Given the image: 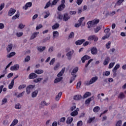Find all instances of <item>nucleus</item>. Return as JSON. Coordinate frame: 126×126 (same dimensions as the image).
I'll return each mask as SVG.
<instances>
[{
  "label": "nucleus",
  "mask_w": 126,
  "mask_h": 126,
  "mask_svg": "<svg viewBox=\"0 0 126 126\" xmlns=\"http://www.w3.org/2000/svg\"><path fill=\"white\" fill-rule=\"evenodd\" d=\"M76 76H77V75L73 76L71 78V79H70L69 83H72V82H73V81H74V80H75V78H76Z\"/></svg>",
  "instance_id": "49"
},
{
  "label": "nucleus",
  "mask_w": 126,
  "mask_h": 126,
  "mask_svg": "<svg viewBox=\"0 0 126 126\" xmlns=\"http://www.w3.org/2000/svg\"><path fill=\"white\" fill-rule=\"evenodd\" d=\"M82 98V96L81 95H75L74 96V100H80Z\"/></svg>",
  "instance_id": "38"
},
{
  "label": "nucleus",
  "mask_w": 126,
  "mask_h": 126,
  "mask_svg": "<svg viewBox=\"0 0 126 126\" xmlns=\"http://www.w3.org/2000/svg\"><path fill=\"white\" fill-rule=\"evenodd\" d=\"M78 71V67H75V68H73L72 72H71V75L74 76L76 75L75 74Z\"/></svg>",
  "instance_id": "18"
},
{
  "label": "nucleus",
  "mask_w": 126,
  "mask_h": 126,
  "mask_svg": "<svg viewBox=\"0 0 126 126\" xmlns=\"http://www.w3.org/2000/svg\"><path fill=\"white\" fill-rule=\"evenodd\" d=\"M24 27H25V25H23L22 23H20V24L19 25L18 28H19L20 29H23V28H24Z\"/></svg>",
  "instance_id": "58"
},
{
  "label": "nucleus",
  "mask_w": 126,
  "mask_h": 126,
  "mask_svg": "<svg viewBox=\"0 0 126 126\" xmlns=\"http://www.w3.org/2000/svg\"><path fill=\"white\" fill-rule=\"evenodd\" d=\"M56 63V58H53L50 61V62L49 63V64H50V65H53V64H54V63Z\"/></svg>",
  "instance_id": "43"
},
{
  "label": "nucleus",
  "mask_w": 126,
  "mask_h": 126,
  "mask_svg": "<svg viewBox=\"0 0 126 126\" xmlns=\"http://www.w3.org/2000/svg\"><path fill=\"white\" fill-rule=\"evenodd\" d=\"M79 111V108H77L76 110L70 113V116L72 117H75V116H77L78 115V111Z\"/></svg>",
  "instance_id": "10"
},
{
  "label": "nucleus",
  "mask_w": 126,
  "mask_h": 126,
  "mask_svg": "<svg viewBox=\"0 0 126 126\" xmlns=\"http://www.w3.org/2000/svg\"><path fill=\"white\" fill-rule=\"evenodd\" d=\"M115 62L111 63H109L108 68H112V67H113V66L115 65Z\"/></svg>",
  "instance_id": "52"
},
{
  "label": "nucleus",
  "mask_w": 126,
  "mask_h": 126,
  "mask_svg": "<svg viewBox=\"0 0 126 126\" xmlns=\"http://www.w3.org/2000/svg\"><path fill=\"white\" fill-rule=\"evenodd\" d=\"M43 80V78H38L33 80V82L34 83H38V82H40V81H42Z\"/></svg>",
  "instance_id": "36"
},
{
  "label": "nucleus",
  "mask_w": 126,
  "mask_h": 126,
  "mask_svg": "<svg viewBox=\"0 0 126 126\" xmlns=\"http://www.w3.org/2000/svg\"><path fill=\"white\" fill-rule=\"evenodd\" d=\"M16 12V10L14 9L11 8L8 11V14L9 16H12L14 13Z\"/></svg>",
  "instance_id": "8"
},
{
  "label": "nucleus",
  "mask_w": 126,
  "mask_h": 126,
  "mask_svg": "<svg viewBox=\"0 0 126 126\" xmlns=\"http://www.w3.org/2000/svg\"><path fill=\"white\" fill-rule=\"evenodd\" d=\"M110 28H107L104 30V32L106 35L107 34H111V33H110Z\"/></svg>",
  "instance_id": "47"
},
{
  "label": "nucleus",
  "mask_w": 126,
  "mask_h": 126,
  "mask_svg": "<svg viewBox=\"0 0 126 126\" xmlns=\"http://www.w3.org/2000/svg\"><path fill=\"white\" fill-rule=\"evenodd\" d=\"M90 57L88 55H85L82 58V63H84L86 60H90Z\"/></svg>",
  "instance_id": "19"
},
{
  "label": "nucleus",
  "mask_w": 126,
  "mask_h": 126,
  "mask_svg": "<svg viewBox=\"0 0 126 126\" xmlns=\"http://www.w3.org/2000/svg\"><path fill=\"white\" fill-rule=\"evenodd\" d=\"M30 61V56H28L26 57L25 59V63H28V62Z\"/></svg>",
  "instance_id": "62"
},
{
  "label": "nucleus",
  "mask_w": 126,
  "mask_h": 126,
  "mask_svg": "<svg viewBox=\"0 0 126 126\" xmlns=\"http://www.w3.org/2000/svg\"><path fill=\"white\" fill-rule=\"evenodd\" d=\"M3 8H4V3H2L0 5V11H1Z\"/></svg>",
  "instance_id": "60"
},
{
  "label": "nucleus",
  "mask_w": 126,
  "mask_h": 126,
  "mask_svg": "<svg viewBox=\"0 0 126 126\" xmlns=\"http://www.w3.org/2000/svg\"><path fill=\"white\" fill-rule=\"evenodd\" d=\"M98 37L94 35H91L88 38V41H93L94 40V42H97V41H98Z\"/></svg>",
  "instance_id": "4"
},
{
  "label": "nucleus",
  "mask_w": 126,
  "mask_h": 126,
  "mask_svg": "<svg viewBox=\"0 0 126 126\" xmlns=\"http://www.w3.org/2000/svg\"><path fill=\"white\" fill-rule=\"evenodd\" d=\"M73 54H74V50H71L66 53V56L68 57V60H69V61L71 60V57H72V55H73Z\"/></svg>",
  "instance_id": "5"
},
{
  "label": "nucleus",
  "mask_w": 126,
  "mask_h": 126,
  "mask_svg": "<svg viewBox=\"0 0 126 126\" xmlns=\"http://www.w3.org/2000/svg\"><path fill=\"white\" fill-rule=\"evenodd\" d=\"M38 35H39V32H35L32 33L31 36L30 40H33V39H35V38H36Z\"/></svg>",
  "instance_id": "12"
},
{
  "label": "nucleus",
  "mask_w": 126,
  "mask_h": 126,
  "mask_svg": "<svg viewBox=\"0 0 126 126\" xmlns=\"http://www.w3.org/2000/svg\"><path fill=\"white\" fill-rule=\"evenodd\" d=\"M91 95V93L90 92H86L83 95V99H85L87 98V97H89Z\"/></svg>",
  "instance_id": "34"
},
{
  "label": "nucleus",
  "mask_w": 126,
  "mask_h": 126,
  "mask_svg": "<svg viewBox=\"0 0 126 126\" xmlns=\"http://www.w3.org/2000/svg\"><path fill=\"white\" fill-rule=\"evenodd\" d=\"M55 49L53 47L51 46L50 47H49V49H48V52L49 53H53V52H54V50Z\"/></svg>",
  "instance_id": "59"
},
{
  "label": "nucleus",
  "mask_w": 126,
  "mask_h": 126,
  "mask_svg": "<svg viewBox=\"0 0 126 126\" xmlns=\"http://www.w3.org/2000/svg\"><path fill=\"white\" fill-rule=\"evenodd\" d=\"M45 50H46V47L45 46H39L37 47V50L39 52H44V51H45Z\"/></svg>",
  "instance_id": "24"
},
{
  "label": "nucleus",
  "mask_w": 126,
  "mask_h": 126,
  "mask_svg": "<svg viewBox=\"0 0 126 126\" xmlns=\"http://www.w3.org/2000/svg\"><path fill=\"white\" fill-rule=\"evenodd\" d=\"M60 0H54L51 4V6H53V5H56V4H57V3Z\"/></svg>",
  "instance_id": "50"
},
{
  "label": "nucleus",
  "mask_w": 126,
  "mask_h": 126,
  "mask_svg": "<svg viewBox=\"0 0 126 126\" xmlns=\"http://www.w3.org/2000/svg\"><path fill=\"white\" fill-rule=\"evenodd\" d=\"M111 74V72L109 71H105L103 72V76H109Z\"/></svg>",
  "instance_id": "37"
},
{
  "label": "nucleus",
  "mask_w": 126,
  "mask_h": 126,
  "mask_svg": "<svg viewBox=\"0 0 126 126\" xmlns=\"http://www.w3.org/2000/svg\"><path fill=\"white\" fill-rule=\"evenodd\" d=\"M25 93V91H24L20 94H19L17 96V98H20V97H22V96H23V95H24Z\"/></svg>",
  "instance_id": "55"
},
{
  "label": "nucleus",
  "mask_w": 126,
  "mask_h": 126,
  "mask_svg": "<svg viewBox=\"0 0 126 126\" xmlns=\"http://www.w3.org/2000/svg\"><path fill=\"white\" fill-rule=\"evenodd\" d=\"M25 87H26V85L25 84L21 85L19 86L18 89L19 90H22V89H24Z\"/></svg>",
  "instance_id": "45"
},
{
  "label": "nucleus",
  "mask_w": 126,
  "mask_h": 126,
  "mask_svg": "<svg viewBox=\"0 0 126 126\" xmlns=\"http://www.w3.org/2000/svg\"><path fill=\"white\" fill-rule=\"evenodd\" d=\"M110 36H111V33H107L102 37V40H106V39H108Z\"/></svg>",
  "instance_id": "39"
},
{
  "label": "nucleus",
  "mask_w": 126,
  "mask_h": 126,
  "mask_svg": "<svg viewBox=\"0 0 126 126\" xmlns=\"http://www.w3.org/2000/svg\"><path fill=\"white\" fill-rule=\"evenodd\" d=\"M14 85V79H12L11 80V83L9 84L8 86L9 89H12V88H13Z\"/></svg>",
  "instance_id": "25"
},
{
  "label": "nucleus",
  "mask_w": 126,
  "mask_h": 126,
  "mask_svg": "<svg viewBox=\"0 0 126 126\" xmlns=\"http://www.w3.org/2000/svg\"><path fill=\"white\" fill-rule=\"evenodd\" d=\"M16 35L17 37H21L22 36H23V32H18L16 33Z\"/></svg>",
  "instance_id": "51"
},
{
  "label": "nucleus",
  "mask_w": 126,
  "mask_h": 126,
  "mask_svg": "<svg viewBox=\"0 0 126 126\" xmlns=\"http://www.w3.org/2000/svg\"><path fill=\"white\" fill-rule=\"evenodd\" d=\"M84 19H85V18L84 17H81V18L79 19V20H78V22L81 24H82Z\"/></svg>",
  "instance_id": "57"
},
{
  "label": "nucleus",
  "mask_w": 126,
  "mask_h": 126,
  "mask_svg": "<svg viewBox=\"0 0 126 126\" xmlns=\"http://www.w3.org/2000/svg\"><path fill=\"white\" fill-rule=\"evenodd\" d=\"M124 1H125V0H118L116 4H117L118 5H121V4H122Z\"/></svg>",
  "instance_id": "48"
},
{
  "label": "nucleus",
  "mask_w": 126,
  "mask_h": 126,
  "mask_svg": "<svg viewBox=\"0 0 126 126\" xmlns=\"http://www.w3.org/2000/svg\"><path fill=\"white\" fill-rule=\"evenodd\" d=\"M34 87H36V85H29L26 89V92L27 93V94H30V93H31V91L32 89H34Z\"/></svg>",
  "instance_id": "3"
},
{
  "label": "nucleus",
  "mask_w": 126,
  "mask_h": 126,
  "mask_svg": "<svg viewBox=\"0 0 126 126\" xmlns=\"http://www.w3.org/2000/svg\"><path fill=\"white\" fill-rule=\"evenodd\" d=\"M118 98H119V99H124V98H126V96L124 93H120L119 94Z\"/></svg>",
  "instance_id": "35"
},
{
  "label": "nucleus",
  "mask_w": 126,
  "mask_h": 126,
  "mask_svg": "<svg viewBox=\"0 0 126 126\" xmlns=\"http://www.w3.org/2000/svg\"><path fill=\"white\" fill-rule=\"evenodd\" d=\"M16 54V53H15V52H12L7 55V58H10L13 57L14 56H15Z\"/></svg>",
  "instance_id": "33"
},
{
  "label": "nucleus",
  "mask_w": 126,
  "mask_h": 126,
  "mask_svg": "<svg viewBox=\"0 0 126 126\" xmlns=\"http://www.w3.org/2000/svg\"><path fill=\"white\" fill-rule=\"evenodd\" d=\"M94 120H95V117L90 118L88 121V124H90V123H92V122H93Z\"/></svg>",
  "instance_id": "56"
},
{
  "label": "nucleus",
  "mask_w": 126,
  "mask_h": 126,
  "mask_svg": "<svg viewBox=\"0 0 126 126\" xmlns=\"http://www.w3.org/2000/svg\"><path fill=\"white\" fill-rule=\"evenodd\" d=\"M98 80V77L94 76L92 77L90 81H87L85 82L86 85H90L91 84H93V83H95Z\"/></svg>",
  "instance_id": "2"
},
{
  "label": "nucleus",
  "mask_w": 126,
  "mask_h": 126,
  "mask_svg": "<svg viewBox=\"0 0 126 126\" xmlns=\"http://www.w3.org/2000/svg\"><path fill=\"white\" fill-rule=\"evenodd\" d=\"M21 107V105L19 103H17L15 105V108H16L17 110H20Z\"/></svg>",
  "instance_id": "40"
},
{
  "label": "nucleus",
  "mask_w": 126,
  "mask_h": 126,
  "mask_svg": "<svg viewBox=\"0 0 126 126\" xmlns=\"http://www.w3.org/2000/svg\"><path fill=\"white\" fill-rule=\"evenodd\" d=\"M64 70H65V68H63L62 69V70H61L57 75V76L58 77H61V76H63V73H64Z\"/></svg>",
  "instance_id": "22"
},
{
  "label": "nucleus",
  "mask_w": 126,
  "mask_h": 126,
  "mask_svg": "<svg viewBox=\"0 0 126 126\" xmlns=\"http://www.w3.org/2000/svg\"><path fill=\"white\" fill-rule=\"evenodd\" d=\"M39 93V91L35 90L32 93V98H36L37 97V95Z\"/></svg>",
  "instance_id": "14"
},
{
  "label": "nucleus",
  "mask_w": 126,
  "mask_h": 126,
  "mask_svg": "<svg viewBox=\"0 0 126 126\" xmlns=\"http://www.w3.org/2000/svg\"><path fill=\"white\" fill-rule=\"evenodd\" d=\"M73 121V118L72 117H68L66 120V124L68 125H70L71 123H72V121Z\"/></svg>",
  "instance_id": "21"
},
{
  "label": "nucleus",
  "mask_w": 126,
  "mask_h": 126,
  "mask_svg": "<svg viewBox=\"0 0 126 126\" xmlns=\"http://www.w3.org/2000/svg\"><path fill=\"white\" fill-rule=\"evenodd\" d=\"M101 27H97L96 28L94 29V32L95 33H98L100 30H101Z\"/></svg>",
  "instance_id": "53"
},
{
  "label": "nucleus",
  "mask_w": 126,
  "mask_h": 126,
  "mask_svg": "<svg viewBox=\"0 0 126 126\" xmlns=\"http://www.w3.org/2000/svg\"><path fill=\"white\" fill-rule=\"evenodd\" d=\"M59 37V32L58 31H54L53 32V38L55 39V38H57Z\"/></svg>",
  "instance_id": "27"
},
{
  "label": "nucleus",
  "mask_w": 126,
  "mask_h": 126,
  "mask_svg": "<svg viewBox=\"0 0 126 126\" xmlns=\"http://www.w3.org/2000/svg\"><path fill=\"white\" fill-rule=\"evenodd\" d=\"M19 69V64H15L10 67V70H11L12 71L18 70Z\"/></svg>",
  "instance_id": "6"
},
{
  "label": "nucleus",
  "mask_w": 126,
  "mask_h": 126,
  "mask_svg": "<svg viewBox=\"0 0 126 126\" xmlns=\"http://www.w3.org/2000/svg\"><path fill=\"white\" fill-rule=\"evenodd\" d=\"M100 110V107L99 106H96L93 109V111L94 113H97Z\"/></svg>",
  "instance_id": "42"
},
{
  "label": "nucleus",
  "mask_w": 126,
  "mask_h": 126,
  "mask_svg": "<svg viewBox=\"0 0 126 126\" xmlns=\"http://www.w3.org/2000/svg\"><path fill=\"white\" fill-rule=\"evenodd\" d=\"M94 96H93L89 98L85 101V104H89L90 103V102H91V101H92V100H94Z\"/></svg>",
  "instance_id": "23"
},
{
  "label": "nucleus",
  "mask_w": 126,
  "mask_h": 126,
  "mask_svg": "<svg viewBox=\"0 0 126 126\" xmlns=\"http://www.w3.org/2000/svg\"><path fill=\"white\" fill-rule=\"evenodd\" d=\"M43 14L44 15V18H48L50 16V12L49 11H45L43 12Z\"/></svg>",
  "instance_id": "28"
},
{
  "label": "nucleus",
  "mask_w": 126,
  "mask_h": 126,
  "mask_svg": "<svg viewBox=\"0 0 126 126\" xmlns=\"http://www.w3.org/2000/svg\"><path fill=\"white\" fill-rule=\"evenodd\" d=\"M51 5V1H49L46 4L45 6L44 7L45 9L49 7Z\"/></svg>",
  "instance_id": "54"
},
{
  "label": "nucleus",
  "mask_w": 126,
  "mask_h": 126,
  "mask_svg": "<svg viewBox=\"0 0 126 126\" xmlns=\"http://www.w3.org/2000/svg\"><path fill=\"white\" fill-rule=\"evenodd\" d=\"M64 8H65V5L64 4H61L58 7L59 11H62V10H63Z\"/></svg>",
  "instance_id": "13"
},
{
  "label": "nucleus",
  "mask_w": 126,
  "mask_h": 126,
  "mask_svg": "<svg viewBox=\"0 0 126 126\" xmlns=\"http://www.w3.org/2000/svg\"><path fill=\"white\" fill-rule=\"evenodd\" d=\"M62 80H63V77H58L55 79L54 83H58L62 81Z\"/></svg>",
  "instance_id": "26"
},
{
  "label": "nucleus",
  "mask_w": 126,
  "mask_h": 126,
  "mask_svg": "<svg viewBox=\"0 0 126 126\" xmlns=\"http://www.w3.org/2000/svg\"><path fill=\"white\" fill-rule=\"evenodd\" d=\"M70 19V16L68 15V14L65 13L63 16V21H67L68 19Z\"/></svg>",
  "instance_id": "9"
},
{
  "label": "nucleus",
  "mask_w": 126,
  "mask_h": 126,
  "mask_svg": "<svg viewBox=\"0 0 126 126\" xmlns=\"http://www.w3.org/2000/svg\"><path fill=\"white\" fill-rule=\"evenodd\" d=\"M35 73L36 74H42V73H44V70L42 69H37L34 71Z\"/></svg>",
  "instance_id": "32"
},
{
  "label": "nucleus",
  "mask_w": 126,
  "mask_h": 126,
  "mask_svg": "<svg viewBox=\"0 0 126 126\" xmlns=\"http://www.w3.org/2000/svg\"><path fill=\"white\" fill-rule=\"evenodd\" d=\"M60 67H61V63H57L53 68L54 70H59L60 69Z\"/></svg>",
  "instance_id": "15"
},
{
  "label": "nucleus",
  "mask_w": 126,
  "mask_h": 126,
  "mask_svg": "<svg viewBox=\"0 0 126 126\" xmlns=\"http://www.w3.org/2000/svg\"><path fill=\"white\" fill-rule=\"evenodd\" d=\"M7 102V98H4L1 100V105H4Z\"/></svg>",
  "instance_id": "44"
},
{
  "label": "nucleus",
  "mask_w": 126,
  "mask_h": 126,
  "mask_svg": "<svg viewBox=\"0 0 126 126\" xmlns=\"http://www.w3.org/2000/svg\"><path fill=\"white\" fill-rule=\"evenodd\" d=\"M62 95H63V93L60 92L57 95H56L55 100L56 101H60V99L62 97Z\"/></svg>",
  "instance_id": "17"
},
{
  "label": "nucleus",
  "mask_w": 126,
  "mask_h": 126,
  "mask_svg": "<svg viewBox=\"0 0 126 126\" xmlns=\"http://www.w3.org/2000/svg\"><path fill=\"white\" fill-rule=\"evenodd\" d=\"M84 42H85V39L79 40L75 42L76 45H81Z\"/></svg>",
  "instance_id": "29"
},
{
  "label": "nucleus",
  "mask_w": 126,
  "mask_h": 126,
  "mask_svg": "<svg viewBox=\"0 0 126 126\" xmlns=\"http://www.w3.org/2000/svg\"><path fill=\"white\" fill-rule=\"evenodd\" d=\"M91 53L92 55H96V54H97V48H96V47H93L92 48Z\"/></svg>",
  "instance_id": "31"
},
{
  "label": "nucleus",
  "mask_w": 126,
  "mask_h": 126,
  "mask_svg": "<svg viewBox=\"0 0 126 126\" xmlns=\"http://www.w3.org/2000/svg\"><path fill=\"white\" fill-rule=\"evenodd\" d=\"M20 14L19 13H18L17 14L14 15L12 17V20H15V19H17V18H18L19 17Z\"/></svg>",
  "instance_id": "46"
},
{
  "label": "nucleus",
  "mask_w": 126,
  "mask_h": 126,
  "mask_svg": "<svg viewBox=\"0 0 126 126\" xmlns=\"http://www.w3.org/2000/svg\"><path fill=\"white\" fill-rule=\"evenodd\" d=\"M122 121H119L116 123V126H122Z\"/></svg>",
  "instance_id": "63"
},
{
  "label": "nucleus",
  "mask_w": 126,
  "mask_h": 126,
  "mask_svg": "<svg viewBox=\"0 0 126 126\" xmlns=\"http://www.w3.org/2000/svg\"><path fill=\"white\" fill-rule=\"evenodd\" d=\"M110 47H111V41H109L108 43H107L106 44V48L107 49H110Z\"/></svg>",
  "instance_id": "61"
},
{
  "label": "nucleus",
  "mask_w": 126,
  "mask_h": 126,
  "mask_svg": "<svg viewBox=\"0 0 126 126\" xmlns=\"http://www.w3.org/2000/svg\"><path fill=\"white\" fill-rule=\"evenodd\" d=\"M120 65L119 63H117L115 67H114L113 69L112 70H114L115 71H117L118 69H119V68L120 67Z\"/></svg>",
  "instance_id": "41"
},
{
  "label": "nucleus",
  "mask_w": 126,
  "mask_h": 126,
  "mask_svg": "<svg viewBox=\"0 0 126 126\" xmlns=\"http://www.w3.org/2000/svg\"><path fill=\"white\" fill-rule=\"evenodd\" d=\"M12 47H13V45H12V44H9L7 48H6V51L7 52V53H9V52H10V51H11V50H12Z\"/></svg>",
  "instance_id": "20"
},
{
  "label": "nucleus",
  "mask_w": 126,
  "mask_h": 126,
  "mask_svg": "<svg viewBox=\"0 0 126 126\" xmlns=\"http://www.w3.org/2000/svg\"><path fill=\"white\" fill-rule=\"evenodd\" d=\"M100 21L99 19H95L93 21H90L87 22V24L88 25V28L90 29L91 28V27H94V26H96L98 23H99V22Z\"/></svg>",
  "instance_id": "1"
},
{
  "label": "nucleus",
  "mask_w": 126,
  "mask_h": 126,
  "mask_svg": "<svg viewBox=\"0 0 126 126\" xmlns=\"http://www.w3.org/2000/svg\"><path fill=\"white\" fill-rule=\"evenodd\" d=\"M60 27V24L56 23L52 27L53 30H57Z\"/></svg>",
  "instance_id": "30"
},
{
  "label": "nucleus",
  "mask_w": 126,
  "mask_h": 126,
  "mask_svg": "<svg viewBox=\"0 0 126 126\" xmlns=\"http://www.w3.org/2000/svg\"><path fill=\"white\" fill-rule=\"evenodd\" d=\"M109 62H110V57H106L103 62L104 65H107V64H108Z\"/></svg>",
  "instance_id": "16"
},
{
  "label": "nucleus",
  "mask_w": 126,
  "mask_h": 126,
  "mask_svg": "<svg viewBox=\"0 0 126 126\" xmlns=\"http://www.w3.org/2000/svg\"><path fill=\"white\" fill-rule=\"evenodd\" d=\"M37 76L38 75L35 73H32L29 75V79H34V78H36Z\"/></svg>",
  "instance_id": "11"
},
{
  "label": "nucleus",
  "mask_w": 126,
  "mask_h": 126,
  "mask_svg": "<svg viewBox=\"0 0 126 126\" xmlns=\"http://www.w3.org/2000/svg\"><path fill=\"white\" fill-rule=\"evenodd\" d=\"M31 6H32V3L31 2H28L23 7V9H25V10H27L28 7H31Z\"/></svg>",
  "instance_id": "7"
},
{
  "label": "nucleus",
  "mask_w": 126,
  "mask_h": 126,
  "mask_svg": "<svg viewBox=\"0 0 126 126\" xmlns=\"http://www.w3.org/2000/svg\"><path fill=\"white\" fill-rule=\"evenodd\" d=\"M83 123L82 121H80L77 124V126H82Z\"/></svg>",
  "instance_id": "64"
}]
</instances>
